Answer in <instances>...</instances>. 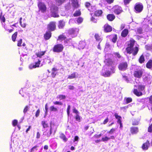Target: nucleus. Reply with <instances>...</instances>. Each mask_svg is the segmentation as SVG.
Wrapping results in <instances>:
<instances>
[{"label":"nucleus","mask_w":152,"mask_h":152,"mask_svg":"<svg viewBox=\"0 0 152 152\" xmlns=\"http://www.w3.org/2000/svg\"><path fill=\"white\" fill-rule=\"evenodd\" d=\"M106 65L104 67L102 70V75L105 77H109L112 73L115 72V65L110 59H106L105 61Z\"/></svg>","instance_id":"f257e3e1"},{"label":"nucleus","mask_w":152,"mask_h":152,"mask_svg":"<svg viewBox=\"0 0 152 152\" xmlns=\"http://www.w3.org/2000/svg\"><path fill=\"white\" fill-rule=\"evenodd\" d=\"M135 41L132 39L128 42L127 47L126 48L125 52L128 54H132L133 55L135 56L138 51V48L137 47H134Z\"/></svg>","instance_id":"f03ea898"},{"label":"nucleus","mask_w":152,"mask_h":152,"mask_svg":"<svg viewBox=\"0 0 152 152\" xmlns=\"http://www.w3.org/2000/svg\"><path fill=\"white\" fill-rule=\"evenodd\" d=\"M56 127L54 125H51L50 128V130L47 129L43 133V135L47 136L48 137H49L52 134L53 131L54 134L56 132Z\"/></svg>","instance_id":"7ed1b4c3"},{"label":"nucleus","mask_w":152,"mask_h":152,"mask_svg":"<svg viewBox=\"0 0 152 152\" xmlns=\"http://www.w3.org/2000/svg\"><path fill=\"white\" fill-rule=\"evenodd\" d=\"M145 87L143 85H138V86L137 88V89L134 88L133 91L134 94L138 96H141L142 94V93L141 91H144Z\"/></svg>","instance_id":"20e7f679"},{"label":"nucleus","mask_w":152,"mask_h":152,"mask_svg":"<svg viewBox=\"0 0 152 152\" xmlns=\"http://www.w3.org/2000/svg\"><path fill=\"white\" fill-rule=\"evenodd\" d=\"M58 7L54 5L52 6L51 8L52 15L54 17H58L59 16L58 14Z\"/></svg>","instance_id":"39448f33"},{"label":"nucleus","mask_w":152,"mask_h":152,"mask_svg":"<svg viewBox=\"0 0 152 152\" xmlns=\"http://www.w3.org/2000/svg\"><path fill=\"white\" fill-rule=\"evenodd\" d=\"M128 67V64L126 62H122L120 63L118 66V68L119 70L125 71L126 70Z\"/></svg>","instance_id":"423d86ee"},{"label":"nucleus","mask_w":152,"mask_h":152,"mask_svg":"<svg viewBox=\"0 0 152 152\" xmlns=\"http://www.w3.org/2000/svg\"><path fill=\"white\" fill-rule=\"evenodd\" d=\"M64 48L63 45L61 44H57L55 45L53 49L54 52H61L62 51Z\"/></svg>","instance_id":"0eeeda50"},{"label":"nucleus","mask_w":152,"mask_h":152,"mask_svg":"<svg viewBox=\"0 0 152 152\" xmlns=\"http://www.w3.org/2000/svg\"><path fill=\"white\" fill-rule=\"evenodd\" d=\"M38 8L42 12H45L46 10V7L45 4L42 2H39L38 4Z\"/></svg>","instance_id":"6e6552de"},{"label":"nucleus","mask_w":152,"mask_h":152,"mask_svg":"<svg viewBox=\"0 0 152 152\" xmlns=\"http://www.w3.org/2000/svg\"><path fill=\"white\" fill-rule=\"evenodd\" d=\"M143 8V6L142 4L140 3H137L135 7V9L137 12H141Z\"/></svg>","instance_id":"1a4fd4ad"},{"label":"nucleus","mask_w":152,"mask_h":152,"mask_svg":"<svg viewBox=\"0 0 152 152\" xmlns=\"http://www.w3.org/2000/svg\"><path fill=\"white\" fill-rule=\"evenodd\" d=\"M144 70L140 69L137 71H135L134 73V76L137 78H140L144 72Z\"/></svg>","instance_id":"9d476101"},{"label":"nucleus","mask_w":152,"mask_h":152,"mask_svg":"<svg viewBox=\"0 0 152 152\" xmlns=\"http://www.w3.org/2000/svg\"><path fill=\"white\" fill-rule=\"evenodd\" d=\"M79 29L78 28H71L69 31V33L72 35L73 37L76 36L78 33Z\"/></svg>","instance_id":"9b49d317"},{"label":"nucleus","mask_w":152,"mask_h":152,"mask_svg":"<svg viewBox=\"0 0 152 152\" xmlns=\"http://www.w3.org/2000/svg\"><path fill=\"white\" fill-rule=\"evenodd\" d=\"M69 3L74 8H77L79 7L78 2L77 0H69Z\"/></svg>","instance_id":"f8f14e48"},{"label":"nucleus","mask_w":152,"mask_h":152,"mask_svg":"<svg viewBox=\"0 0 152 152\" xmlns=\"http://www.w3.org/2000/svg\"><path fill=\"white\" fill-rule=\"evenodd\" d=\"M56 27L55 23L54 22H52L48 25V29L49 30V31H52L55 30Z\"/></svg>","instance_id":"ddd939ff"},{"label":"nucleus","mask_w":152,"mask_h":152,"mask_svg":"<svg viewBox=\"0 0 152 152\" xmlns=\"http://www.w3.org/2000/svg\"><path fill=\"white\" fill-rule=\"evenodd\" d=\"M114 13L118 15L120 14L122 11L121 8L118 6H115L114 7Z\"/></svg>","instance_id":"4468645a"},{"label":"nucleus","mask_w":152,"mask_h":152,"mask_svg":"<svg viewBox=\"0 0 152 152\" xmlns=\"http://www.w3.org/2000/svg\"><path fill=\"white\" fill-rule=\"evenodd\" d=\"M41 61L38 59V62H36L35 64H31L29 66V68L30 69H32L33 68H35L37 67H38L39 66Z\"/></svg>","instance_id":"2eb2a0df"},{"label":"nucleus","mask_w":152,"mask_h":152,"mask_svg":"<svg viewBox=\"0 0 152 152\" xmlns=\"http://www.w3.org/2000/svg\"><path fill=\"white\" fill-rule=\"evenodd\" d=\"M104 31L105 32H108L112 31V27L108 24H105L104 26Z\"/></svg>","instance_id":"dca6fc26"},{"label":"nucleus","mask_w":152,"mask_h":152,"mask_svg":"<svg viewBox=\"0 0 152 152\" xmlns=\"http://www.w3.org/2000/svg\"><path fill=\"white\" fill-rule=\"evenodd\" d=\"M86 45V43L85 42L80 41L78 45V48L79 49H83L84 48Z\"/></svg>","instance_id":"f3484780"},{"label":"nucleus","mask_w":152,"mask_h":152,"mask_svg":"<svg viewBox=\"0 0 152 152\" xmlns=\"http://www.w3.org/2000/svg\"><path fill=\"white\" fill-rule=\"evenodd\" d=\"M115 116L117 119H118V123L120 124V127H122L121 121V117L120 116H119L118 115V114L115 113Z\"/></svg>","instance_id":"a211bd4d"},{"label":"nucleus","mask_w":152,"mask_h":152,"mask_svg":"<svg viewBox=\"0 0 152 152\" xmlns=\"http://www.w3.org/2000/svg\"><path fill=\"white\" fill-rule=\"evenodd\" d=\"M150 145V143L149 141H147V142L144 143L142 146V148L143 150H146L148 148V147Z\"/></svg>","instance_id":"6ab92c4d"},{"label":"nucleus","mask_w":152,"mask_h":152,"mask_svg":"<svg viewBox=\"0 0 152 152\" xmlns=\"http://www.w3.org/2000/svg\"><path fill=\"white\" fill-rule=\"evenodd\" d=\"M51 36V33L50 31H48L46 32L44 35V37L45 39H49Z\"/></svg>","instance_id":"aec40b11"},{"label":"nucleus","mask_w":152,"mask_h":152,"mask_svg":"<svg viewBox=\"0 0 152 152\" xmlns=\"http://www.w3.org/2000/svg\"><path fill=\"white\" fill-rule=\"evenodd\" d=\"M131 132L133 134H136L138 132V128L137 127H132L131 128Z\"/></svg>","instance_id":"412c9836"},{"label":"nucleus","mask_w":152,"mask_h":152,"mask_svg":"<svg viewBox=\"0 0 152 152\" xmlns=\"http://www.w3.org/2000/svg\"><path fill=\"white\" fill-rule=\"evenodd\" d=\"M151 78V75H148L147 76L143 77V80L144 81L149 83V81H150Z\"/></svg>","instance_id":"4be33fe9"},{"label":"nucleus","mask_w":152,"mask_h":152,"mask_svg":"<svg viewBox=\"0 0 152 152\" xmlns=\"http://www.w3.org/2000/svg\"><path fill=\"white\" fill-rule=\"evenodd\" d=\"M107 18L110 21H113L115 18V16L112 14H109L107 16Z\"/></svg>","instance_id":"5701e85b"},{"label":"nucleus","mask_w":152,"mask_h":152,"mask_svg":"<svg viewBox=\"0 0 152 152\" xmlns=\"http://www.w3.org/2000/svg\"><path fill=\"white\" fill-rule=\"evenodd\" d=\"M128 33V30L127 29H125L122 31L121 35L123 37H125L127 36Z\"/></svg>","instance_id":"b1692460"},{"label":"nucleus","mask_w":152,"mask_h":152,"mask_svg":"<svg viewBox=\"0 0 152 152\" xmlns=\"http://www.w3.org/2000/svg\"><path fill=\"white\" fill-rule=\"evenodd\" d=\"M77 75V73L76 72H74L72 73L71 75L68 76V78L69 79H72L75 78L76 75Z\"/></svg>","instance_id":"393cba45"},{"label":"nucleus","mask_w":152,"mask_h":152,"mask_svg":"<svg viewBox=\"0 0 152 152\" xmlns=\"http://www.w3.org/2000/svg\"><path fill=\"white\" fill-rule=\"evenodd\" d=\"M102 12L101 10H96L94 12V15L96 16H99L101 15Z\"/></svg>","instance_id":"a878e982"},{"label":"nucleus","mask_w":152,"mask_h":152,"mask_svg":"<svg viewBox=\"0 0 152 152\" xmlns=\"http://www.w3.org/2000/svg\"><path fill=\"white\" fill-rule=\"evenodd\" d=\"M65 22L63 20H60L59 22L58 27L60 28H62L65 25Z\"/></svg>","instance_id":"bb28decb"},{"label":"nucleus","mask_w":152,"mask_h":152,"mask_svg":"<svg viewBox=\"0 0 152 152\" xmlns=\"http://www.w3.org/2000/svg\"><path fill=\"white\" fill-rule=\"evenodd\" d=\"M45 53V51L39 52L36 53V55L37 57L41 58V57L44 55Z\"/></svg>","instance_id":"cd10ccee"},{"label":"nucleus","mask_w":152,"mask_h":152,"mask_svg":"<svg viewBox=\"0 0 152 152\" xmlns=\"http://www.w3.org/2000/svg\"><path fill=\"white\" fill-rule=\"evenodd\" d=\"M146 67L150 69L152 67V60H149L146 64Z\"/></svg>","instance_id":"c85d7f7f"},{"label":"nucleus","mask_w":152,"mask_h":152,"mask_svg":"<svg viewBox=\"0 0 152 152\" xmlns=\"http://www.w3.org/2000/svg\"><path fill=\"white\" fill-rule=\"evenodd\" d=\"M57 69L55 68H53L52 69V75L53 77H54L56 75L57 72L56 71H57Z\"/></svg>","instance_id":"c756f323"},{"label":"nucleus","mask_w":152,"mask_h":152,"mask_svg":"<svg viewBox=\"0 0 152 152\" xmlns=\"http://www.w3.org/2000/svg\"><path fill=\"white\" fill-rule=\"evenodd\" d=\"M60 137L62 139L64 142H66L67 140V139L66 137L63 134L61 133L60 134Z\"/></svg>","instance_id":"7c9ffc66"},{"label":"nucleus","mask_w":152,"mask_h":152,"mask_svg":"<svg viewBox=\"0 0 152 152\" xmlns=\"http://www.w3.org/2000/svg\"><path fill=\"white\" fill-rule=\"evenodd\" d=\"M66 39V37L63 34L60 35L58 37V40H65Z\"/></svg>","instance_id":"2f4dec72"},{"label":"nucleus","mask_w":152,"mask_h":152,"mask_svg":"<svg viewBox=\"0 0 152 152\" xmlns=\"http://www.w3.org/2000/svg\"><path fill=\"white\" fill-rule=\"evenodd\" d=\"M139 60V62L140 63L142 64L145 61V58L144 56L142 55H141L140 56Z\"/></svg>","instance_id":"473e14b6"},{"label":"nucleus","mask_w":152,"mask_h":152,"mask_svg":"<svg viewBox=\"0 0 152 152\" xmlns=\"http://www.w3.org/2000/svg\"><path fill=\"white\" fill-rule=\"evenodd\" d=\"M17 35V32H16L12 36V38L13 41L15 42V41Z\"/></svg>","instance_id":"72a5a7b5"},{"label":"nucleus","mask_w":152,"mask_h":152,"mask_svg":"<svg viewBox=\"0 0 152 152\" xmlns=\"http://www.w3.org/2000/svg\"><path fill=\"white\" fill-rule=\"evenodd\" d=\"M42 124L43 126V128H45L49 127L48 124L46 123L45 121H42Z\"/></svg>","instance_id":"f704fd0d"},{"label":"nucleus","mask_w":152,"mask_h":152,"mask_svg":"<svg viewBox=\"0 0 152 152\" xmlns=\"http://www.w3.org/2000/svg\"><path fill=\"white\" fill-rule=\"evenodd\" d=\"M139 120H138L134 119L133 121L132 125H137L139 124Z\"/></svg>","instance_id":"c9c22d12"},{"label":"nucleus","mask_w":152,"mask_h":152,"mask_svg":"<svg viewBox=\"0 0 152 152\" xmlns=\"http://www.w3.org/2000/svg\"><path fill=\"white\" fill-rule=\"evenodd\" d=\"M65 0H56V2L58 5H60L64 2Z\"/></svg>","instance_id":"e433bc0d"},{"label":"nucleus","mask_w":152,"mask_h":152,"mask_svg":"<svg viewBox=\"0 0 152 152\" xmlns=\"http://www.w3.org/2000/svg\"><path fill=\"white\" fill-rule=\"evenodd\" d=\"M81 14V12L80 10L76 11L74 14L73 15L74 17H76L80 16Z\"/></svg>","instance_id":"4c0bfd02"},{"label":"nucleus","mask_w":152,"mask_h":152,"mask_svg":"<svg viewBox=\"0 0 152 152\" xmlns=\"http://www.w3.org/2000/svg\"><path fill=\"white\" fill-rule=\"evenodd\" d=\"M50 111L56 112L57 111V109L56 107H55L54 106H51L50 108Z\"/></svg>","instance_id":"58836bf2"},{"label":"nucleus","mask_w":152,"mask_h":152,"mask_svg":"<svg viewBox=\"0 0 152 152\" xmlns=\"http://www.w3.org/2000/svg\"><path fill=\"white\" fill-rule=\"evenodd\" d=\"M95 37L97 41H101V38L98 34H95Z\"/></svg>","instance_id":"ea45409f"},{"label":"nucleus","mask_w":152,"mask_h":152,"mask_svg":"<svg viewBox=\"0 0 152 152\" xmlns=\"http://www.w3.org/2000/svg\"><path fill=\"white\" fill-rule=\"evenodd\" d=\"M117 36L116 34L113 35L112 39V42L114 43H115L117 41Z\"/></svg>","instance_id":"a19ab883"},{"label":"nucleus","mask_w":152,"mask_h":152,"mask_svg":"<svg viewBox=\"0 0 152 152\" xmlns=\"http://www.w3.org/2000/svg\"><path fill=\"white\" fill-rule=\"evenodd\" d=\"M22 18H20V23L21 25V26L23 28H25L26 26V24L24 23H22L21 21V20H22Z\"/></svg>","instance_id":"79ce46f5"},{"label":"nucleus","mask_w":152,"mask_h":152,"mask_svg":"<svg viewBox=\"0 0 152 152\" xmlns=\"http://www.w3.org/2000/svg\"><path fill=\"white\" fill-rule=\"evenodd\" d=\"M57 98H59L60 100L64 99L66 98L65 96L62 95H59L57 96Z\"/></svg>","instance_id":"37998d69"},{"label":"nucleus","mask_w":152,"mask_h":152,"mask_svg":"<svg viewBox=\"0 0 152 152\" xmlns=\"http://www.w3.org/2000/svg\"><path fill=\"white\" fill-rule=\"evenodd\" d=\"M110 139V137H103L102 139V141L103 142L107 141Z\"/></svg>","instance_id":"c03bdc74"},{"label":"nucleus","mask_w":152,"mask_h":152,"mask_svg":"<svg viewBox=\"0 0 152 152\" xmlns=\"http://www.w3.org/2000/svg\"><path fill=\"white\" fill-rule=\"evenodd\" d=\"M146 49L147 50H151L152 49V46L151 45H146L145 46Z\"/></svg>","instance_id":"a18cd8bd"},{"label":"nucleus","mask_w":152,"mask_h":152,"mask_svg":"<svg viewBox=\"0 0 152 152\" xmlns=\"http://www.w3.org/2000/svg\"><path fill=\"white\" fill-rule=\"evenodd\" d=\"M53 103L54 104H56V105H63L62 103L61 102H58V101L53 102Z\"/></svg>","instance_id":"49530a36"},{"label":"nucleus","mask_w":152,"mask_h":152,"mask_svg":"<svg viewBox=\"0 0 152 152\" xmlns=\"http://www.w3.org/2000/svg\"><path fill=\"white\" fill-rule=\"evenodd\" d=\"M148 132H149L152 133V123L148 127Z\"/></svg>","instance_id":"de8ad7c7"},{"label":"nucleus","mask_w":152,"mask_h":152,"mask_svg":"<svg viewBox=\"0 0 152 152\" xmlns=\"http://www.w3.org/2000/svg\"><path fill=\"white\" fill-rule=\"evenodd\" d=\"M48 59H45V61L44 62H45L46 63H48V64H50V63H51V61L50 60V59L48 58H49V57H48Z\"/></svg>","instance_id":"09e8293b"},{"label":"nucleus","mask_w":152,"mask_h":152,"mask_svg":"<svg viewBox=\"0 0 152 152\" xmlns=\"http://www.w3.org/2000/svg\"><path fill=\"white\" fill-rule=\"evenodd\" d=\"M83 20V19L81 17H79L77 18V23H80L82 22Z\"/></svg>","instance_id":"8fccbe9b"},{"label":"nucleus","mask_w":152,"mask_h":152,"mask_svg":"<svg viewBox=\"0 0 152 152\" xmlns=\"http://www.w3.org/2000/svg\"><path fill=\"white\" fill-rule=\"evenodd\" d=\"M142 29L141 28H139L137 29V32L139 34H141L142 33Z\"/></svg>","instance_id":"3c124183"},{"label":"nucleus","mask_w":152,"mask_h":152,"mask_svg":"<svg viewBox=\"0 0 152 152\" xmlns=\"http://www.w3.org/2000/svg\"><path fill=\"white\" fill-rule=\"evenodd\" d=\"M2 14V13H1V15H0V19L1 22H4L5 21V18L4 17V16H1V15Z\"/></svg>","instance_id":"603ef678"},{"label":"nucleus","mask_w":152,"mask_h":152,"mask_svg":"<svg viewBox=\"0 0 152 152\" xmlns=\"http://www.w3.org/2000/svg\"><path fill=\"white\" fill-rule=\"evenodd\" d=\"M29 107L27 106L25 107L23 110V113L25 114L29 110Z\"/></svg>","instance_id":"864d4df0"},{"label":"nucleus","mask_w":152,"mask_h":152,"mask_svg":"<svg viewBox=\"0 0 152 152\" xmlns=\"http://www.w3.org/2000/svg\"><path fill=\"white\" fill-rule=\"evenodd\" d=\"M116 129L115 128L112 129L110 131L108 132V133L110 134H113L114 132L116 130Z\"/></svg>","instance_id":"5fc2aeb1"},{"label":"nucleus","mask_w":152,"mask_h":152,"mask_svg":"<svg viewBox=\"0 0 152 152\" xmlns=\"http://www.w3.org/2000/svg\"><path fill=\"white\" fill-rule=\"evenodd\" d=\"M18 123V121L16 120H14L12 122V124L13 126H16Z\"/></svg>","instance_id":"6e6d98bb"},{"label":"nucleus","mask_w":152,"mask_h":152,"mask_svg":"<svg viewBox=\"0 0 152 152\" xmlns=\"http://www.w3.org/2000/svg\"><path fill=\"white\" fill-rule=\"evenodd\" d=\"M75 119L77 121L79 122L80 121V117L79 116V114H77L76 115Z\"/></svg>","instance_id":"4d7b16f0"},{"label":"nucleus","mask_w":152,"mask_h":152,"mask_svg":"<svg viewBox=\"0 0 152 152\" xmlns=\"http://www.w3.org/2000/svg\"><path fill=\"white\" fill-rule=\"evenodd\" d=\"M132 99L131 98H128L126 99V101L127 103H128L132 101Z\"/></svg>","instance_id":"13d9d810"},{"label":"nucleus","mask_w":152,"mask_h":152,"mask_svg":"<svg viewBox=\"0 0 152 152\" xmlns=\"http://www.w3.org/2000/svg\"><path fill=\"white\" fill-rule=\"evenodd\" d=\"M18 46L19 47L21 46V44L22 42V39H20L18 41Z\"/></svg>","instance_id":"bf43d9fd"},{"label":"nucleus","mask_w":152,"mask_h":152,"mask_svg":"<svg viewBox=\"0 0 152 152\" xmlns=\"http://www.w3.org/2000/svg\"><path fill=\"white\" fill-rule=\"evenodd\" d=\"M40 113V110L39 109H38L37 111H36V114H35V116L36 117H37L39 115Z\"/></svg>","instance_id":"052dcab7"},{"label":"nucleus","mask_w":152,"mask_h":152,"mask_svg":"<svg viewBox=\"0 0 152 152\" xmlns=\"http://www.w3.org/2000/svg\"><path fill=\"white\" fill-rule=\"evenodd\" d=\"M45 115H46L47 114V113L48 112V104L46 103L45 104Z\"/></svg>","instance_id":"680f3d73"},{"label":"nucleus","mask_w":152,"mask_h":152,"mask_svg":"<svg viewBox=\"0 0 152 152\" xmlns=\"http://www.w3.org/2000/svg\"><path fill=\"white\" fill-rule=\"evenodd\" d=\"M70 105H69L67 109V112L68 115H69V110L70 109Z\"/></svg>","instance_id":"e2e57ef3"},{"label":"nucleus","mask_w":152,"mask_h":152,"mask_svg":"<svg viewBox=\"0 0 152 152\" xmlns=\"http://www.w3.org/2000/svg\"><path fill=\"white\" fill-rule=\"evenodd\" d=\"M73 112L76 113V115L77 114H79V112L77 110H76L75 108H74L73 109Z\"/></svg>","instance_id":"0e129e2a"},{"label":"nucleus","mask_w":152,"mask_h":152,"mask_svg":"<svg viewBox=\"0 0 152 152\" xmlns=\"http://www.w3.org/2000/svg\"><path fill=\"white\" fill-rule=\"evenodd\" d=\"M37 146H34L31 149L30 152H34V150H37Z\"/></svg>","instance_id":"69168bd1"},{"label":"nucleus","mask_w":152,"mask_h":152,"mask_svg":"<svg viewBox=\"0 0 152 152\" xmlns=\"http://www.w3.org/2000/svg\"><path fill=\"white\" fill-rule=\"evenodd\" d=\"M79 139V137L77 136H76L75 137L73 142H75V141H78Z\"/></svg>","instance_id":"338daca9"},{"label":"nucleus","mask_w":152,"mask_h":152,"mask_svg":"<svg viewBox=\"0 0 152 152\" xmlns=\"http://www.w3.org/2000/svg\"><path fill=\"white\" fill-rule=\"evenodd\" d=\"M114 54L115 56L118 57V58H120L121 57V56L120 55V54L118 53H115Z\"/></svg>","instance_id":"774afa93"}]
</instances>
